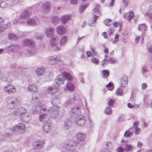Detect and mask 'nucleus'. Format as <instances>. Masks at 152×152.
Masks as SVG:
<instances>
[{"label":"nucleus","mask_w":152,"mask_h":152,"mask_svg":"<svg viewBox=\"0 0 152 152\" xmlns=\"http://www.w3.org/2000/svg\"><path fill=\"white\" fill-rule=\"evenodd\" d=\"M119 35L118 34H116L115 36V39L113 40V39H112L111 40L113 43H115L117 42L118 41V38Z\"/></svg>","instance_id":"0e129e2a"},{"label":"nucleus","mask_w":152,"mask_h":152,"mask_svg":"<svg viewBox=\"0 0 152 152\" xmlns=\"http://www.w3.org/2000/svg\"><path fill=\"white\" fill-rule=\"evenodd\" d=\"M17 89L15 86L12 85L8 84L3 88V91L9 94L14 93L16 91Z\"/></svg>","instance_id":"9b49d317"},{"label":"nucleus","mask_w":152,"mask_h":152,"mask_svg":"<svg viewBox=\"0 0 152 152\" xmlns=\"http://www.w3.org/2000/svg\"><path fill=\"white\" fill-rule=\"evenodd\" d=\"M81 97L82 96L81 95L75 94L73 96V100L79 101L80 100Z\"/></svg>","instance_id":"37998d69"},{"label":"nucleus","mask_w":152,"mask_h":152,"mask_svg":"<svg viewBox=\"0 0 152 152\" xmlns=\"http://www.w3.org/2000/svg\"><path fill=\"white\" fill-rule=\"evenodd\" d=\"M75 88V86L72 83L68 82L67 83L66 89H67L71 91H74Z\"/></svg>","instance_id":"72a5a7b5"},{"label":"nucleus","mask_w":152,"mask_h":152,"mask_svg":"<svg viewBox=\"0 0 152 152\" xmlns=\"http://www.w3.org/2000/svg\"><path fill=\"white\" fill-rule=\"evenodd\" d=\"M8 4L7 1H3L0 4V7L2 8H4L7 7Z\"/></svg>","instance_id":"09e8293b"},{"label":"nucleus","mask_w":152,"mask_h":152,"mask_svg":"<svg viewBox=\"0 0 152 152\" xmlns=\"http://www.w3.org/2000/svg\"><path fill=\"white\" fill-rule=\"evenodd\" d=\"M91 62L94 64L98 65L99 64V60L96 58H93L91 60Z\"/></svg>","instance_id":"6e6d98bb"},{"label":"nucleus","mask_w":152,"mask_h":152,"mask_svg":"<svg viewBox=\"0 0 152 152\" xmlns=\"http://www.w3.org/2000/svg\"><path fill=\"white\" fill-rule=\"evenodd\" d=\"M52 127V124L48 121L45 122L42 127V130L45 133H48L50 132Z\"/></svg>","instance_id":"dca6fc26"},{"label":"nucleus","mask_w":152,"mask_h":152,"mask_svg":"<svg viewBox=\"0 0 152 152\" xmlns=\"http://www.w3.org/2000/svg\"><path fill=\"white\" fill-rule=\"evenodd\" d=\"M57 40V37L54 36L51 37L50 40V45L51 46L53 47L54 50L56 51L59 50H60V48L57 46V43L56 42Z\"/></svg>","instance_id":"f8f14e48"},{"label":"nucleus","mask_w":152,"mask_h":152,"mask_svg":"<svg viewBox=\"0 0 152 152\" xmlns=\"http://www.w3.org/2000/svg\"><path fill=\"white\" fill-rule=\"evenodd\" d=\"M65 80V78L63 73L62 74L58 76L55 80V81L57 85L58 86L63 84Z\"/></svg>","instance_id":"a211bd4d"},{"label":"nucleus","mask_w":152,"mask_h":152,"mask_svg":"<svg viewBox=\"0 0 152 152\" xmlns=\"http://www.w3.org/2000/svg\"><path fill=\"white\" fill-rule=\"evenodd\" d=\"M44 141H40L35 142L34 144V148L36 150L41 149L43 146Z\"/></svg>","instance_id":"cd10ccee"},{"label":"nucleus","mask_w":152,"mask_h":152,"mask_svg":"<svg viewBox=\"0 0 152 152\" xmlns=\"http://www.w3.org/2000/svg\"><path fill=\"white\" fill-rule=\"evenodd\" d=\"M60 107L58 106H54L48 110L49 116L52 118H56L58 115Z\"/></svg>","instance_id":"423d86ee"},{"label":"nucleus","mask_w":152,"mask_h":152,"mask_svg":"<svg viewBox=\"0 0 152 152\" xmlns=\"http://www.w3.org/2000/svg\"><path fill=\"white\" fill-rule=\"evenodd\" d=\"M54 11L56 14L59 13L61 12L60 7H54Z\"/></svg>","instance_id":"13d9d810"},{"label":"nucleus","mask_w":152,"mask_h":152,"mask_svg":"<svg viewBox=\"0 0 152 152\" xmlns=\"http://www.w3.org/2000/svg\"><path fill=\"white\" fill-rule=\"evenodd\" d=\"M104 112L107 114H111L112 113V109L109 107H107L105 109Z\"/></svg>","instance_id":"8fccbe9b"},{"label":"nucleus","mask_w":152,"mask_h":152,"mask_svg":"<svg viewBox=\"0 0 152 152\" xmlns=\"http://www.w3.org/2000/svg\"><path fill=\"white\" fill-rule=\"evenodd\" d=\"M48 61L52 64H53L56 62L59 61L61 60L60 57H53V56H50L47 58Z\"/></svg>","instance_id":"bb28decb"},{"label":"nucleus","mask_w":152,"mask_h":152,"mask_svg":"<svg viewBox=\"0 0 152 152\" xmlns=\"http://www.w3.org/2000/svg\"><path fill=\"white\" fill-rule=\"evenodd\" d=\"M33 12L32 8H29L23 10L21 13L20 18L21 19H26L30 17Z\"/></svg>","instance_id":"1a4fd4ad"},{"label":"nucleus","mask_w":152,"mask_h":152,"mask_svg":"<svg viewBox=\"0 0 152 152\" xmlns=\"http://www.w3.org/2000/svg\"><path fill=\"white\" fill-rule=\"evenodd\" d=\"M100 7V5L97 4L94 10L93 13L94 15H100V12L99 10V8Z\"/></svg>","instance_id":"ea45409f"},{"label":"nucleus","mask_w":152,"mask_h":152,"mask_svg":"<svg viewBox=\"0 0 152 152\" xmlns=\"http://www.w3.org/2000/svg\"><path fill=\"white\" fill-rule=\"evenodd\" d=\"M8 37L9 39L12 40H16L18 39V37L16 35L11 33L9 34Z\"/></svg>","instance_id":"de8ad7c7"},{"label":"nucleus","mask_w":152,"mask_h":152,"mask_svg":"<svg viewBox=\"0 0 152 152\" xmlns=\"http://www.w3.org/2000/svg\"><path fill=\"white\" fill-rule=\"evenodd\" d=\"M132 148V146L130 145H126L125 146V149L126 151L131 150Z\"/></svg>","instance_id":"774afa93"},{"label":"nucleus","mask_w":152,"mask_h":152,"mask_svg":"<svg viewBox=\"0 0 152 152\" xmlns=\"http://www.w3.org/2000/svg\"><path fill=\"white\" fill-rule=\"evenodd\" d=\"M148 72V70L147 67L146 66H144L143 67L142 70V73H145Z\"/></svg>","instance_id":"69168bd1"},{"label":"nucleus","mask_w":152,"mask_h":152,"mask_svg":"<svg viewBox=\"0 0 152 152\" xmlns=\"http://www.w3.org/2000/svg\"><path fill=\"white\" fill-rule=\"evenodd\" d=\"M50 7L48 3L45 2L42 4L41 10L44 13H47L50 12Z\"/></svg>","instance_id":"f3484780"},{"label":"nucleus","mask_w":152,"mask_h":152,"mask_svg":"<svg viewBox=\"0 0 152 152\" xmlns=\"http://www.w3.org/2000/svg\"><path fill=\"white\" fill-rule=\"evenodd\" d=\"M102 46L104 48V52L105 54H107L109 53V50L108 48H107L105 44H102Z\"/></svg>","instance_id":"864d4df0"},{"label":"nucleus","mask_w":152,"mask_h":152,"mask_svg":"<svg viewBox=\"0 0 152 152\" xmlns=\"http://www.w3.org/2000/svg\"><path fill=\"white\" fill-rule=\"evenodd\" d=\"M148 11L149 12H147L146 13L145 16H147L150 18L151 20H152V6H150L149 7L148 9Z\"/></svg>","instance_id":"a19ab883"},{"label":"nucleus","mask_w":152,"mask_h":152,"mask_svg":"<svg viewBox=\"0 0 152 152\" xmlns=\"http://www.w3.org/2000/svg\"><path fill=\"white\" fill-rule=\"evenodd\" d=\"M31 118V117L30 116L25 115L23 117L22 120L23 122L27 123L30 121Z\"/></svg>","instance_id":"c03bdc74"},{"label":"nucleus","mask_w":152,"mask_h":152,"mask_svg":"<svg viewBox=\"0 0 152 152\" xmlns=\"http://www.w3.org/2000/svg\"><path fill=\"white\" fill-rule=\"evenodd\" d=\"M21 48V46L17 44H10L6 47V49L13 53L17 52Z\"/></svg>","instance_id":"ddd939ff"},{"label":"nucleus","mask_w":152,"mask_h":152,"mask_svg":"<svg viewBox=\"0 0 152 152\" xmlns=\"http://www.w3.org/2000/svg\"><path fill=\"white\" fill-rule=\"evenodd\" d=\"M120 85L121 87H125L128 85V77L124 76L121 78L120 79Z\"/></svg>","instance_id":"4be33fe9"},{"label":"nucleus","mask_w":152,"mask_h":152,"mask_svg":"<svg viewBox=\"0 0 152 152\" xmlns=\"http://www.w3.org/2000/svg\"><path fill=\"white\" fill-rule=\"evenodd\" d=\"M11 134L7 132L4 133H0V141L5 140L6 138L10 136Z\"/></svg>","instance_id":"c9c22d12"},{"label":"nucleus","mask_w":152,"mask_h":152,"mask_svg":"<svg viewBox=\"0 0 152 152\" xmlns=\"http://www.w3.org/2000/svg\"><path fill=\"white\" fill-rule=\"evenodd\" d=\"M71 16L70 15H66L63 16L61 18L62 23L63 24H65L68 22L70 20Z\"/></svg>","instance_id":"e433bc0d"},{"label":"nucleus","mask_w":152,"mask_h":152,"mask_svg":"<svg viewBox=\"0 0 152 152\" xmlns=\"http://www.w3.org/2000/svg\"><path fill=\"white\" fill-rule=\"evenodd\" d=\"M105 25L107 26H110L112 24V20L110 19H108L105 20L104 21Z\"/></svg>","instance_id":"3c124183"},{"label":"nucleus","mask_w":152,"mask_h":152,"mask_svg":"<svg viewBox=\"0 0 152 152\" xmlns=\"http://www.w3.org/2000/svg\"><path fill=\"white\" fill-rule=\"evenodd\" d=\"M66 28L63 26H60L58 27L57 29V33L60 35H64L66 32Z\"/></svg>","instance_id":"412c9836"},{"label":"nucleus","mask_w":152,"mask_h":152,"mask_svg":"<svg viewBox=\"0 0 152 152\" xmlns=\"http://www.w3.org/2000/svg\"><path fill=\"white\" fill-rule=\"evenodd\" d=\"M60 102L59 99L56 96H54L52 99L51 103L53 105L57 104Z\"/></svg>","instance_id":"58836bf2"},{"label":"nucleus","mask_w":152,"mask_h":152,"mask_svg":"<svg viewBox=\"0 0 152 152\" xmlns=\"http://www.w3.org/2000/svg\"><path fill=\"white\" fill-rule=\"evenodd\" d=\"M65 80L69 81H72L73 79V77L68 72H64L62 73Z\"/></svg>","instance_id":"c756f323"},{"label":"nucleus","mask_w":152,"mask_h":152,"mask_svg":"<svg viewBox=\"0 0 152 152\" xmlns=\"http://www.w3.org/2000/svg\"><path fill=\"white\" fill-rule=\"evenodd\" d=\"M54 31L53 28L52 27H49L46 28L45 31L46 35L48 37L54 34Z\"/></svg>","instance_id":"5701e85b"},{"label":"nucleus","mask_w":152,"mask_h":152,"mask_svg":"<svg viewBox=\"0 0 152 152\" xmlns=\"http://www.w3.org/2000/svg\"><path fill=\"white\" fill-rule=\"evenodd\" d=\"M48 118V116L47 114H41L39 116V120L41 122H47V121Z\"/></svg>","instance_id":"473e14b6"},{"label":"nucleus","mask_w":152,"mask_h":152,"mask_svg":"<svg viewBox=\"0 0 152 152\" xmlns=\"http://www.w3.org/2000/svg\"><path fill=\"white\" fill-rule=\"evenodd\" d=\"M71 121L69 120H66L64 122V128L65 130L68 129L72 125Z\"/></svg>","instance_id":"2f4dec72"},{"label":"nucleus","mask_w":152,"mask_h":152,"mask_svg":"<svg viewBox=\"0 0 152 152\" xmlns=\"http://www.w3.org/2000/svg\"><path fill=\"white\" fill-rule=\"evenodd\" d=\"M88 119L90 123V127L91 129H92V128H94V124L92 120L91 119L89 118Z\"/></svg>","instance_id":"338daca9"},{"label":"nucleus","mask_w":152,"mask_h":152,"mask_svg":"<svg viewBox=\"0 0 152 152\" xmlns=\"http://www.w3.org/2000/svg\"><path fill=\"white\" fill-rule=\"evenodd\" d=\"M115 103V101L113 99H110L109 100L108 102V105L110 107H113L114 104Z\"/></svg>","instance_id":"680f3d73"},{"label":"nucleus","mask_w":152,"mask_h":152,"mask_svg":"<svg viewBox=\"0 0 152 152\" xmlns=\"http://www.w3.org/2000/svg\"><path fill=\"white\" fill-rule=\"evenodd\" d=\"M15 102L14 100L9 99L7 101L6 107L10 109H13L15 107Z\"/></svg>","instance_id":"aec40b11"},{"label":"nucleus","mask_w":152,"mask_h":152,"mask_svg":"<svg viewBox=\"0 0 152 152\" xmlns=\"http://www.w3.org/2000/svg\"><path fill=\"white\" fill-rule=\"evenodd\" d=\"M27 67L26 66L19 67L18 71L15 74L11 71H8L5 74H1L0 79L2 80L11 83L15 78H21L26 75L23 70H26Z\"/></svg>","instance_id":"f257e3e1"},{"label":"nucleus","mask_w":152,"mask_h":152,"mask_svg":"<svg viewBox=\"0 0 152 152\" xmlns=\"http://www.w3.org/2000/svg\"><path fill=\"white\" fill-rule=\"evenodd\" d=\"M88 5L86 4L84 5H83L81 6L80 7V12L81 13H82L84 10L86 9V8L87 7Z\"/></svg>","instance_id":"bf43d9fd"},{"label":"nucleus","mask_w":152,"mask_h":152,"mask_svg":"<svg viewBox=\"0 0 152 152\" xmlns=\"http://www.w3.org/2000/svg\"><path fill=\"white\" fill-rule=\"evenodd\" d=\"M27 112V110L23 107H19L15 110L12 113L13 115L20 116L26 114Z\"/></svg>","instance_id":"0eeeda50"},{"label":"nucleus","mask_w":152,"mask_h":152,"mask_svg":"<svg viewBox=\"0 0 152 152\" xmlns=\"http://www.w3.org/2000/svg\"><path fill=\"white\" fill-rule=\"evenodd\" d=\"M68 39V37L66 36L62 37L60 40V45L61 47L65 46L67 42Z\"/></svg>","instance_id":"7c9ffc66"},{"label":"nucleus","mask_w":152,"mask_h":152,"mask_svg":"<svg viewBox=\"0 0 152 152\" xmlns=\"http://www.w3.org/2000/svg\"><path fill=\"white\" fill-rule=\"evenodd\" d=\"M4 21V19L2 17H0V34L4 35L5 31L7 29V27H9L10 24L9 23L4 24L1 26L2 23Z\"/></svg>","instance_id":"4468645a"},{"label":"nucleus","mask_w":152,"mask_h":152,"mask_svg":"<svg viewBox=\"0 0 152 152\" xmlns=\"http://www.w3.org/2000/svg\"><path fill=\"white\" fill-rule=\"evenodd\" d=\"M123 93V90L121 88H118L116 91V94L118 95H121Z\"/></svg>","instance_id":"4d7b16f0"},{"label":"nucleus","mask_w":152,"mask_h":152,"mask_svg":"<svg viewBox=\"0 0 152 152\" xmlns=\"http://www.w3.org/2000/svg\"><path fill=\"white\" fill-rule=\"evenodd\" d=\"M110 72L108 70H104L102 72V75L104 77H107L109 75Z\"/></svg>","instance_id":"a18cd8bd"},{"label":"nucleus","mask_w":152,"mask_h":152,"mask_svg":"<svg viewBox=\"0 0 152 152\" xmlns=\"http://www.w3.org/2000/svg\"><path fill=\"white\" fill-rule=\"evenodd\" d=\"M38 88L37 86L34 84H30L27 88V90L32 92H37Z\"/></svg>","instance_id":"393cba45"},{"label":"nucleus","mask_w":152,"mask_h":152,"mask_svg":"<svg viewBox=\"0 0 152 152\" xmlns=\"http://www.w3.org/2000/svg\"><path fill=\"white\" fill-rule=\"evenodd\" d=\"M14 100L15 102V105L16 104H19L21 103L22 102V99L20 97H17L15 99H13Z\"/></svg>","instance_id":"603ef678"},{"label":"nucleus","mask_w":152,"mask_h":152,"mask_svg":"<svg viewBox=\"0 0 152 152\" xmlns=\"http://www.w3.org/2000/svg\"><path fill=\"white\" fill-rule=\"evenodd\" d=\"M81 110L80 108L76 106H75L71 108L69 114L71 116H74L79 115L81 113Z\"/></svg>","instance_id":"2eb2a0df"},{"label":"nucleus","mask_w":152,"mask_h":152,"mask_svg":"<svg viewBox=\"0 0 152 152\" xmlns=\"http://www.w3.org/2000/svg\"><path fill=\"white\" fill-rule=\"evenodd\" d=\"M59 90L58 87L54 85L48 87L46 89V91L47 93L52 95L55 94Z\"/></svg>","instance_id":"9d476101"},{"label":"nucleus","mask_w":152,"mask_h":152,"mask_svg":"<svg viewBox=\"0 0 152 152\" xmlns=\"http://www.w3.org/2000/svg\"><path fill=\"white\" fill-rule=\"evenodd\" d=\"M76 137L81 141L74 142L72 145L67 144L65 145L66 150L69 151L70 152H77V148L80 149L84 146V142L83 140L85 138V134L82 133H79L77 134Z\"/></svg>","instance_id":"f03ea898"},{"label":"nucleus","mask_w":152,"mask_h":152,"mask_svg":"<svg viewBox=\"0 0 152 152\" xmlns=\"http://www.w3.org/2000/svg\"><path fill=\"white\" fill-rule=\"evenodd\" d=\"M133 13L132 12H129V13H126L124 15V17L128 20H130L133 17Z\"/></svg>","instance_id":"4c0bfd02"},{"label":"nucleus","mask_w":152,"mask_h":152,"mask_svg":"<svg viewBox=\"0 0 152 152\" xmlns=\"http://www.w3.org/2000/svg\"><path fill=\"white\" fill-rule=\"evenodd\" d=\"M40 100L39 97V96L35 94H33L32 95V99L31 102L32 103L36 104H38L40 102H39Z\"/></svg>","instance_id":"c85d7f7f"},{"label":"nucleus","mask_w":152,"mask_h":152,"mask_svg":"<svg viewBox=\"0 0 152 152\" xmlns=\"http://www.w3.org/2000/svg\"><path fill=\"white\" fill-rule=\"evenodd\" d=\"M107 150L109 152H111L112 150V145L110 142H107L106 144Z\"/></svg>","instance_id":"49530a36"},{"label":"nucleus","mask_w":152,"mask_h":152,"mask_svg":"<svg viewBox=\"0 0 152 152\" xmlns=\"http://www.w3.org/2000/svg\"><path fill=\"white\" fill-rule=\"evenodd\" d=\"M108 60L109 63L112 64L115 63L116 61V59L113 58H110Z\"/></svg>","instance_id":"e2e57ef3"},{"label":"nucleus","mask_w":152,"mask_h":152,"mask_svg":"<svg viewBox=\"0 0 152 152\" xmlns=\"http://www.w3.org/2000/svg\"><path fill=\"white\" fill-rule=\"evenodd\" d=\"M132 128H130L126 130L124 133V136L126 138H129L132 136L133 134V131H131Z\"/></svg>","instance_id":"f704fd0d"},{"label":"nucleus","mask_w":152,"mask_h":152,"mask_svg":"<svg viewBox=\"0 0 152 152\" xmlns=\"http://www.w3.org/2000/svg\"><path fill=\"white\" fill-rule=\"evenodd\" d=\"M51 21L54 24H57L60 20V19L57 16H54L52 17Z\"/></svg>","instance_id":"79ce46f5"},{"label":"nucleus","mask_w":152,"mask_h":152,"mask_svg":"<svg viewBox=\"0 0 152 152\" xmlns=\"http://www.w3.org/2000/svg\"><path fill=\"white\" fill-rule=\"evenodd\" d=\"M38 21V19L37 18H29L26 20V23L29 25L35 26L37 24Z\"/></svg>","instance_id":"a878e982"},{"label":"nucleus","mask_w":152,"mask_h":152,"mask_svg":"<svg viewBox=\"0 0 152 152\" xmlns=\"http://www.w3.org/2000/svg\"><path fill=\"white\" fill-rule=\"evenodd\" d=\"M147 26L145 23L142 24L140 25H139L138 27V30L142 31V43L143 42V40L144 39V37L143 36L145 34L146 31L147 30Z\"/></svg>","instance_id":"6ab92c4d"},{"label":"nucleus","mask_w":152,"mask_h":152,"mask_svg":"<svg viewBox=\"0 0 152 152\" xmlns=\"http://www.w3.org/2000/svg\"><path fill=\"white\" fill-rule=\"evenodd\" d=\"M45 72V69L43 67H40L37 68L35 71V72L38 76H41L43 75Z\"/></svg>","instance_id":"b1692460"},{"label":"nucleus","mask_w":152,"mask_h":152,"mask_svg":"<svg viewBox=\"0 0 152 152\" xmlns=\"http://www.w3.org/2000/svg\"><path fill=\"white\" fill-rule=\"evenodd\" d=\"M113 83H112L110 82L106 85L107 87L110 90H111L113 89Z\"/></svg>","instance_id":"052dcab7"},{"label":"nucleus","mask_w":152,"mask_h":152,"mask_svg":"<svg viewBox=\"0 0 152 152\" xmlns=\"http://www.w3.org/2000/svg\"><path fill=\"white\" fill-rule=\"evenodd\" d=\"M108 63V60L107 59L105 58L101 62L102 66H105Z\"/></svg>","instance_id":"5fc2aeb1"},{"label":"nucleus","mask_w":152,"mask_h":152,"mask_svg":"<svg viewBox=\"0 0 152 152\" xmlns=\"http://www.w3.org/2000/svg\"><path fill=\"white\" fill-rule=\"evenodd\" d=\"M46 110V107L45 105L42 102H40L33 107L31 113L39 114L41 113L42 111H45Z\"/></svg>","instance_id":"39448f33"},{"label":"nucleus","mask_w":152,"mask_h":152,"mask_svg":"<svg viewBox=\"0 0 152 152\" xmlns=\"http://www.w3.org/2000/svg\"><path fill=\"white\" fill-rule=\"evenodd\" d=\"M23 44L24 46H26L31 48V49L27 51L28 55L30 56L36 53L35 43L31 39H26L23 40Z\"/></svg>","instance_id":"7ed1b4c3"},{"label":"nucleus","mask_w":152,"mask_h":152,"mask_svg":"<svg viewBox=\"0 0 152 152\" xmlns=\"http://www.w3.org/2000/svg\"><path fill=\"white\" fill-rule=\"evenodd\" d=\"M86 121V117L83 115H80L76 116L75 119V123L79 126H83Z\"/></svg>","instance_id":"6e6552de"},{"label":"nucleus","mask_w":152,"mask_h":152,"mask_svg":"<svg viewBox=\"0 0 152 152\" xmlns=\"http://www.w3.org/2000/svg\"><path fill=\"white\" fill-rule=\"evenodd\" d=\"M12 130L15 134H21L24 133L26 132V128L24 124L20 123L13 127L12 129Z\"/></svg>","instance_id":"20e7f679"}]
</instances>
